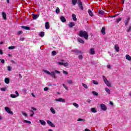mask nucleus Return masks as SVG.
Listing matches in <instances>:
<instances>
[{"label": "nucleus", "instance_id": "nucleus-1", "mask_svg": "<svg viewBox=\"0 0 131 131\" xmlns=\"http://www.w3.org/2000/svg\"><path fill=\"white\" fill-rule=\"evenodd\" d=\"M79 35L80 37H84L85 39H88L89 38V34L88 33V32L85 31H80Z\"/></svg>", "mask_w": 131, "mask_h": 131}, {"label": "nucleus", "instance_id": "nucleus-2", "mask_svg": "<svg viewBox=\"0 0 131 131\" xmlns=\"http://www.w3.org/2000/svg\"><path fill=\"white\" fill-rule=\"evenodd\" d=\"M103 79L105 83L106 84L107 86L109 87L111 86V83H110L109 81L107 80V78H106V77L103 76Z\"/></svg>", "mask_w": 131, "mask_h": 131}, {"label": "nucleus", "instance_id": "nucleus-3", "mask_svg": "<svg viewBox=\"0 0 131 131\" xmlns=\"http://www.w3.org/2000/svg\"><path fill=\"white\" fill-rule=\"evenodd\" d=\"M77 4L79 9L82 11V10H83V6H82L81 0H78Z\"/></svg>", "mask_w": 131, "mask_h": 131}, {"label": "nucleus", "instance_id": "nucleus-4", "mask_svg": "<svg viewBox=\"0 0 131 131\" xmlns=\"http://www.w3.org/2000/svg\"><path fill=\"white\" fill-rule=\"evenodd\" d=\"M5 111H6V112H7V113H9V114H12V115H13V114H14L13 112L11 111V109H10L9 107L6 106L5 107Z\"/></svg>", "mask_w": 131, "mask_h": 131}, {"label": "nucleus", "instance_id": "nucleus-5", "mask_svg": "<svg viewBox=\"0 0 131 131\" xmlns=\"http://www.w3.org/2000/svg\"><path fill=\"white\" fill-rule=\"evenodd\" d=\"M100 106L101 110H102L103 111H106V110H107V106H106V105L104 104H100Z\"/></svg>", "mask_w": 131, "mask_h": 131}, {"label": "nucleus", "instance_id": "nucleus-6", "mask_svg": "<svg viewBox=\"0 0 131 131\" xmlns=\"http://www.w3.org/2000/svg\"><path fill=\"white\" fill-rule=\"evenodd\" d=\"M90 54L91 55H95L96 51H95V48H91L89 51Z\"/></svg>", "mask_w": 131, "mask_h": 131}, {"label": "nucleus", "instance_id": "nucleus-7", "mask_svg": "<svg viewBox=\"0 0 131 131\" xmlns=\"http://www.w3.org/2000/svg\"><path fill=\"white\" fill-rule=\"evenodd\" d=\"M55 101H56V102H62V103H65L66 102V100L61 98L56 99Z\"/></svg>", "mask_w": 131, "mask_h": 131}, {"label": "nucleus", "instance_id": "nucleus-8", "mask_svg": "<svg viewBox=\"0 0 131 131\" xmlns=\"http://www.w3.org/2000/svg\"><path fill=\"white\" fill-rule=\"evenodd\" d=\"M47 123H48L49 125H50L52 127H55V126H55V124L52 123V122H51V121H50V120H47Z\"/></svg>", "mask_w": 131, "mask_h": 131}, {"label": "nucleus", "instance_id": "nucleus-9", "mask_svg": "<svg viewBox=\"0 0 131 131\" xmlns=\"http://www.w3.org/2000/svg\"><path fill=\"white\" fill-rule=\"evenodd\" d=\"M72 52H74L75 54L78 55L80 54H82V52L81 51L78 50H73L72 51Z\"/></svg>", "mask_w": 131, "mask_h": 131}, {"label": "nucleus", "instance_id": "nucleus-10", "mask_svg": "<svg viewBox=\"0 0 131 131\" xmlns=\"http://www.w3.org/2000/svg\"><path fill=\"white\" fill-rule=\"evenodd\" d=\"M101 33H102L103 35H105L106 34V28H105V27L102 28Z\"/></svg>", "mask_w": 131, "mask_h": 131}, {"label": "nucleus", "instance_id": "nucleus-11", "mask_svg": "<svg viewBox=\"0 0 131 131\" xmlns=\"http://www.w3.org/2000/svg\"><path fill=\"white\" fill-rule=\"evenodd\" d=\"M45 28L46 29H50V23L49 21H47L45 24Z\"/></svg>", "mask_w": 131, "mask_h": 131}, {"label": "nucleus", "instance_id": "nucleus-12", "mask_svg": "<svg viewBox=\"0 0 131 131\" xmlns=\"http://www.w3.org/2000/svg\"><path fill=\"white\" fill-rule=\"evenodd\" d=\"M2 16H3V18L4 20H7V14H6V12H3Z\"/></svg>", "mask_w": 131, "mask_h": 131}, {"label": "nucleus", "instance_id": "nucleus-13", "mask_svg": "<svg viewBox=\"0 0 131 131\" xmlns=\"http://www.w3.org/2000/svg\"><path fill=\"white\" fill-rule=\"evenodd\" d=\"M50 75H51V76H52V77H53V78H57V76H56V74H55V72H51L50 73Z\"/></svg>", "mask_w": 131, "mask_h": 131}, {"label": "nucleus", "instance_id": "nucleus-14", "mask_svg": "<svg viewBox=\"0 0 131 131\" xmlns=\"http://www.w3.org/2000/svg\"><path fill=\"white\" fill-rule=\"evenodd\" d=\"M129 20H130V18L128 17L126 20H125V25L126 26H127V25H128V22H129Z\"/></svg>", "mask_w": 131, "mask_h": 131}, {"label": "nucleus", "instance_id": "nucleus-15", "mask_svg": "<svg viewBox=\"0 0 131 131\" xmlns=\"http://www.w3.org/2000/svg\"><path fill=\"white\" fill-rule=\"evenodd\" d=\"M5 83H7V84H9V83H10V78H5Z\"/></svg>", "mask_w": 131, "mask_h": 131}, {"label": "nucleus", "instance_id": "nucleus-16", "mask_svg": "<svg viewBox=\"0 0 131 131\" xmlns=\"http://www.w3.org/2000/svg\"><path fill=\"white\" fill-rule=\"evenodd\" d=\"M115 50L116 52H119V46H118V45H115Z\"/></svg>", "mask_w": 131, "mask_h": 131}, {"label": "nucleus", "instance_id": "nucleus-17", "mask_svg": "<svg viewBox=\"0 0 131 131\" xmlns=\"http://www.w3.org/2000/svg\"><path fill=\"white\" fill-rule=\"evenodd\" d=\"M60 20L61 22H63V23L66 21V18H65V17L62 16L60 17Z\"/></svg>", "mask_w": 131, "mask_h": 131}, {"label": "nucleus", "instance_id": "nucleus-18", "mask_svg": "<svg viewBox=\"0 0 131 131\" xmlns=\"http://www.w3.org/2000/svg\"><path fill=\"white\" fill-rule=\"evenodd\" d=\"M21 28H23V29H25L26 30H30V28L29 27L22 26Z\"/></svg>", "mask_w": 131, "mask_h": 131}, {"label": "nucleus", "instance_id": "nucleus-19", "mask_svg": "<svg viewBox=\"0 0 131 131\" xmlns=\"http://www.w3.org/2000/svg\"><path fill=\"white\" fill-rule=\"evenodd\" d=\"M78 41H79V42H80V43H84V40H83V39L80 38H78Z\"/></svg>", "mask_w": 131, "mask_h": 131}, {"label": "nucleus", "instance_id": "nucleus-20", "mask_svg": "<svg viewBox=\"0 0 131 131\" xmlns=\"http://www.w3.org/2000/svg\"><path fill=\"white\" fill-rule=\"evenodd\" d=\"M69 26L70 28H71L72 27H73V26H75V24L73 22L70 23L69 24Z\"/></svg>", "mask_w": 131, "mask_h": 131}, {"label": "nucleus", "instance_id": "nucleus-21", "mask_svg": "<svg viewBox=\"0 0 131 131\" xmlns=\"http://www.w3.org/2000/svg\"><path fill=\"white\" fill-rule=\"evenodd\" d=\"M72 4L73 6H76L77 4V0H72Z\"/></svg>", "mask_w": 131, "mask_h": 131}, {"label": "nucleus", "instance_id": "nucleus-22", "mask_svg": "<svg viewBox=\"0 0 131 131\" xmlns=\"http://www.w3.org/2000/svg\"><path fill=\"white\" fill-rule=\"evenodd\" d=\"M126 59L128 60V61H131V57L129 56V55L127 54L126 55Z\"/></svg>", "mask_w": 131, "mask_h": 131}, {"label": "nucleus", "instance_id": "nucleus-23", "mask_svg": "<svg viewBox=\"0 0 131 131\" xmlns=\"http://www.w3.org/2000/svg\"><path fill=\"white\" fill-rule=\"evenodd\" d=\"M38 18V15L37 14H33V20H35Z\"/></svg>", "mask_w": 131, "mask_h": 131}, {"label": "nucleus", "instance_id": "nucleus-24", "mask_svg": "<svg viewBox=\"0 0 131 131\" xmlns=\"http://www.w3.org/2000/svg\"><path fill=\"white\" fill-rule=\"evenodd\" d=\"M72 18L74 21H77V18H76V15L75 14H72Z\"/></svg>", "mask_w": 131, "mask_h": 131}, {"label": "nucleus", "instance_id": "nucleus-25", "mask_svg": "<svg viewBox=\"0 0 131 131\" xmlns=\"http://www.w3.org/2000/svg\"><path fill=\"white\" fill-rule=\"evenodd\" d=\"M39 122L41 123V124H42V125H46V121L42 120H40Z\"/></svg>", "mask_w": 131, "mask_h": 131}, {"label": "nucleus", "instance_id": "nucleus-26", "mask_svg": "<svg viewBox=\"0 0 131 131\" xmlns=\"http://www.w3.org/2000/svg\"><path fill=\"white\" fill-rule=\"evenodd\" d=\"M88 13H89L90 16H91V17H93V16H94V14H93V12H92V10H89Z\"/></svg>", "mask_w": 131, "mask_h": 131}, {"label": "nucleus", "instance_id": "nucleus-27", "mask_svg": "<svg viewBox=\"0 0 131 131\" xmlns=\"http://www.w3.org/2000/svg\"><path fill=\"white\" fill-rule=\"evenodd\" d=\"M50 111H51V112H52V113L53 114H56V111H55V110H54V108H53V107L50 108Z\"/></svg>", "mask_w": 131, "mask_h": 131}, {"label": "nucleus", "instance_id": "nucleus-28", "mask_svg": "<svg viewBox=\"0 0 131 131\" xmlns=\"http://www.w3.org/2000/svg\"><path fill=\"white\" fill-rule=\"evenodd\" d=\"M67 82L69 83V84H74V83H73V81H72V80H68Z\"/></svg>", "mask_w": 131, "mask_h": 131}, {"label": "nucleus", "instance_id": "nucleus-29", "mask_svg": "<svg viewBox=\"0 0 131 131\" xmlns=\"http://www.w3.org/2000/svg\"><path fill=\"white\" fill-rule=\"evenodd\" d=\"M105 91L106 92V93H107V94H108V95H110V90L108 88H106L105 89Z\"/></svg>", "mask_w": 131, "mask_h": 131}, {"label": "nucleus", "instance_id": "nucleus-30", "mask_svg": "<svg viewBox=\"0 0 131 131\" xmlns=\"http://www.w3.org/2000/svg\"><path fill=\"white\" fill-rule=\"evenodd\" d=\"M98 14H99L100 15H104V11H103V10H99L98 11Z\"/></svg>", "mask_w": 131, "mask_h": 131}, {"label": "nucleus", "instance_id": "nucleus-31", "mask_svg": "<svg viewBox=\"0 0 131 131\" xmlns=\"http://www.w3.org/2000/svg\"><path fill=\"white\" fill-rule=\"evenodd\" d=\"M73 106H75V107H76V108H78V107H79V106L78 105V104H77V103L74 102L73 103Z\"/></svg>", "mask_w": 131, "mask_h": 131}, {"label": "nucleus", "instance_id": "nucleus-32", "mask_svg": "<svg viewBox=\"0 0 131 131\" xmlns=\"http://www.w3.org/2000/svg\"><path fill=\"white\" fill-rule=\"evenodd\" d=\"M40 36H41V37H43V36H45V32H41L40 33Z\"/></svg>", "mask_w": 131, "mask_h": 131}, {"label": "nucleus", "instance_id": "nucleus-33", "mask_svg": "<svg viewBox=\"0 0 131 131\" xmlns=\"http://www.w3.org/2000/svg\"><path fill=\"white\" fill-rule=\"evenodd\" d=\"M10 97L11 98H13V99H15V98H17V96L15 94H11Z\"/></svg>", "mask_w": 131, "mask_h": 131}, {"label": "nucleus", "instance_id": "nucleus-34", "mask_svg": "<svg viewBox=\"0 0 131 131\" xmlns=\"http://www.w3.org/2000/svg\"><path fill=\"white\" fill-rule=\"evenodd\" d=\"M91 111L93 113H96V112H97V111L96 110V108H91Z\"/></svg>", "mask_w": 131, "mask_h": 131}, {"label": "nucleus", "instance_id": "nucleus-35", "mask_svg": "<svg viewBox=\"0 0 131 131\" xmlns=\"http://www.w3.org/2000/svg\"><path fill=\"white\" fill-rule=\"evenodd\" d=\"M43 72H45V73H47V74H49V75L51 74V72H50L49 71L43 70Z\"/></svg>", "mask_w": 131, "mask_h": 131}, {"label": "nucleus", "instance_id": "nucleus-36", "mask_svg": "<svg viewBox=\"0 0 131 131\" xmlns=\"http://www.w3.org/2000/svg\"><path fill=\"white\" fill-rule=\"evenodd\" d=\"M16 48L15 46H10L8 47L9 50H14Z\"/></svg>", "mask_w": 131, "mask_h": 131}, {"label": "nucleus", "instance_id": "nucleus-37", "mask_svg": "<svg viewBox=\"0 0 131 131\" xmlns=\"http://www.w3.org/2000/svg\"><path fill=\"white\" fill-rule=\"evenodd\" d=\"M92 94L94 95L95 96H98L99 94L97 92H96V91H93Z\"/></svg>", "mask_w": 131, "mask_h": 131}, {"label": "nucleus", "instance_id": "nucleus-38", "mask_svg": "<svg viewBox=\"0 0 131 131\" xmlns=\"http://www.w3.org/2000/svg\"><path fill=\"white\" fill-rule=\"evenodd\" d=\"M55 12L57 14H59L60 13V9H59V8H57L56 9Z\"/></svg>", "mask_w": 131, "mask_h": 131}, {"label": "nucleus", "instance_id": "nucleus-39", "mask_svg": "<svg viewBox=\"0 0 131 131\" xmlns=\"http://www.w3.org/2000/svg\"><path fill=\"white\" fill-rule=\"evenodd\" d=\"M121 20V18H118L116 19V22L117 23H119V22H120V21Z\"/></svg>", "mask_w": 131, "mask_h": 131}, {"label": "nucleus", "instance_id": "nucleus-40", "mask_svg": "<svg viewBox=\"0 0 131 131\" xmlns=\"http://www.w3.org/2000/svg\"><path fill=\"white\" fill-rule=\"evenodd\" d=\"M52 54L53 56H56V55H57V52H56V51H52Z\"/></svg>", "mask_w": 131, "mask_h": 131}, {"label": "nucleus", "instance_id": "nucleus-41", "mask_svg": "<svg viewBox=\"0 0 131 131\" xmlns=\"http://www.w3.org/2000/svg\"><path fill=\"white\" fill-rule=\"evenodd\" d=\"M24 122H26V123H29V124H31V122L30 121H27L26 120H25Z\"/></svg>", "mask_w": 131, "mask_h": 131}, {"label": "nucleus", "instance_id": "nucleus-42", "mask_svg": "<svg viewBox=\"0 0 131 131\" xmlns=\"http://www.w3.org/2000/svg\"><path fill=\"white\" fill-rule=\"evenodd\" d=\"M77 121H85V119L79 118L77 120Z\"/></svg>", "mask_w": 131, "mask_h": 131}, {"label": "nucleus", "instance_id": "nucleus-43", "mask_svg": "<svg viewBox=\"0 0 131 131\" xmlns=\"http://www.w3.org/2000/svg\"><path fill=\"white\" fill-rule=\"evenodd\" d=\"M82 85H83V88L85 89H88V85L83 83H82Z\"/></svg>", "mask_w": 131, "mask_h": 131}, {"label": "nucleus", "instance_id": "nucleus-44", "mask_svg": "<svg viewBox=\"0 0 131 131\" xmlns=\"http://www.w3.org/2000/svg\"><path fill=\"white\" fill-rule=\"evenodd\" d=\"M94 84H99V83L96 80H93Z\"/></svg>", "mask_w": 131, "mask_h": 131}, {"label": "nucleus", "instance_id": "nucleus-45", "mask_svg": "<svg viewBox=\"0 0 131 131\" xmlns=\"http://www.w3.org/2000/svg\"><path fill=\"white\" fill-rule=\"evenodd\" d=\"M62 85L63 88H64V89L67 90V91H68V88L66 86V85H65V84H62Z\"/></svg>", "mask_w": 131, "mask_h": 131}, {"label": "nucleus", "instance_id": "nucleus-46", "mask_svg": "<svg viewBox=\"0 0 131 131\" xmlns=\"http://www.w3.org/2000/svg\"><path fill=\"white\" fill-rule=\"evenodd\" d=\"M22 114L24 115V116H25L26 117H27V114H26V113H25V112H22Z\"/></svg>", "mask_w": 131, "mask_h": 131}, {"label": "nucleus", "instance_id": "nucleus-47", "mask_svg": "<svg viewBox=\"0 0 131 131\" xmlns=\"http://www.w3.org/2000/svg\"><path fill=\"white\" fill-rule=\"evenodd\" d=\"M1 91H2V92H6V88H1Z\"/></svg>", "mask_w": 131, "mask_h": 131}, {"label": "nucleus", "instance_id": "nucleus-48", "mask_svg": "<svg viewBox=\"0 0 131 131\" xmlns=\"http://www.w3.org/2000/svg\"><path fill=\"white\" fill-rule=\"evenodd\" d=\"M62 72H63V74H66V75H68V72L67 71H63Z\"/></svg>", "mask_w": 131, "mask_h": 131}, {"label": "nucleus", "instance_id": "nucleus-49", "mask_svg": "<svg viewBox=\"0 0 131 131\" xmlns=\"http://www.w3.org/2000/svg\"><path fill=\"white\" fill-rule=\"evenodd\" d=\"M8 71H11L12 70V67L9 66L8 67Z\"/></svg>", "mask_w": 131, "mask_h": 131}, {"label": "nucleus", "instance_id": "nucleus-50", "mask_svg": "<svg viewBox=\"0 0 131 131\" xmlns=\"http://www.w3.org/2000/svg\"><path fill=\"white\" fill-rule=\"evenodd\" d=\"M25 38L24 37H20L19 40H20V41H23L25 40Z\"/></svg>", "mask_w": 131, "mask_h": 131}, {"label": "nucleus", "instance_id": "nucleus-51", "mask_svg": "<svg viewBox=\"0 0 131 131\" xmlns=\"http://www.w3.org/2000/svg\"><path fill=\"white\" fill-rule=\"evenodd\" d=\"M131 30V26H129L128 29L127 30V32H130Z\"/></svg>", "mask_w": 131, "mask_h": 131}, {"label": "nucleus", "instance_id": "nucleus-52", "mask_svg": "<svg viewBox=\"0 0 131 131\" xmlns=\"http://www.w3.org/2000/svg\"><path fill=\"white\" fill-rule=\"evenodd\" d=\"M68 65H69V63L68 62L63 63V66H64L65 67L68 66Z\"/></svg>", "mask_w": 131, "mask_h": 131}, {"label": "nucleus", "instance_id": "nucleus-53", "mask_svg": "<svg viewBox=\"0 0 131 131\" xmlns=\"http://www.w3.org/2000/svg\"><path fill=\"white\" fill-rule=\"evenodd\" d=\"M15 94H16V96L17 97H19V93H18V91H15Z\"/></svg>", "mask_w": 131, "mask_h": 131}, {"label": "nucleus", "instance_id": "nucleus-54", "mask_svg": "<svg viewBox=\"0 0 131 131\" xmlns=\"http://www.w3.org/2000/svg\"><path fill=\"white\" fill-rule=\"evenodd\" d=\"M55 72H56V73H57L58 74H60V73H61V72L58 70H55Z\"/></svg>", "mask_w": 131, "mask_h": 131}, {"label": "nucleus", "instance_id": "nucleus-55", "mask_svg": "<svg viewBox=\"0 0 131 131\" xmlns=\"http://www.w3.org/2000/svg\"><path fill=\"white\" fill-rule=\"evenodd\" d=\"M78 58H79V59H80V60H82V55H79V56H78Z\"/></svg>", "mask_w": 131, "mask_h": 131}, {"label": "nucleus", "instance_id": "nucleus-56", "mask_svg": "<svg viewBox=\"0 0 131 131\" xmlns=\"http://www.w3.org/2000/svg\"><path fill=\"white\" fill-rule=\"evenodd\" d=\"M49 90V88L48 87H46L44 88V91L45 92H47V91H48Z\"/></svg>", "mask_w": 131, "mask_h": 131}, {"label": "nucleus", "instance_id": "nucleus-57", "mask_svg": "<svg viewBox=\"0 0 131 131\" xmlns=\"http://www.w3.org/2000/svg\"><path fill=\"white\" fill-rule=\"evenodd\" d=\"M1 62L2 63V64H5V59H2Z\"/></svg>", "mask_w": 131, "mask_h": 131}, {"label": "nucleus", "instance_id": "nucleus-58", "mask_svg": "<svg viewBox=\"0 0 131 131\" xmlns=\"http://www.w3.org/2000/svg\"><path fill=\"white\" fill-rule=\"evenodd\" d=\"M31 112H32V114L30 115L31 117H32V116H33V115H34V112H33V111H31Z\"/></svg>", "mask_w": 131, "mask_h": 131}, {"label": "nucleus", "instance_id": "nucleus-59", "mask_svg": "<svg viewBox=\"0 0 131 131\" xmlns=\"http://www.w3.org/2000/svg\"><path fill=\"white\" fill-rule=\"evenodd\" d=\"M58 63L59 65H60V66L63 65V66H64V63L63 62H59Z\"/></svg>", "mask_w": 131, "mask_h": 131}, {"label": "nucleus", "instance_id": "nucleus-60", "mask_svg": "<svg viewBox=\"0 0 131 131\" xmlns=\"http://www.w3.org/2000/svg\"><path fill=\"white\" fill-rule=\"evenodd\" d=\"M22 33H23V32H22V31H19L18 32V34H22Z\"/></svg>", "mask_w": 131, "mask_h": 131}, {"label": "nucleus", "instance_id": "nucleus-61", "mask_svg": "<svg viewBox=\"0 0 131 131\" xmlns=\"http://www.w3.org/2000/svg\"><path fill=\"white\" fill-rule=\"evenodd\" d=\"M3 54H4L3 51L2 50V49H0V55H3Z\"/></svg>", "mask_w": 131, "mask_h": 131}, {"label": "nucleus", "instance_id": "nucleus-62", "mask_svg": "<svg viewBox=\"0 0 131 131\" xmlns=\"http://www.w3.org/2000/svg\"><path fill=\"white\" fill-rule=\"evenodd\" d=\"M107 67L108 69H110L111 68V66L108 65Z\"/></svg>", "mask_w": 131, "mask_h": 131}, {"label": "nucleus", "instance_id": "nucleus-63", "mask_svg": "<svg viewBox=\"0 0 131 131\" xmlns=\"http://www.w3.org/2000/svg\"><path fill=\"white\" fill-rule=\"evenodd\" d=\"M91 100H90V99H88V100H87V102H88L89 103H91Z\"/></svg>", "mask_w": 131, "mask_h": 131}, {"label": "nucleus", "instance_id": "nucleus-64", "mask_svg": "<svg viewBox=\"0 0 131 131\" xmlns=\"http://www.w3.org/2000/svg\"><path fill=\"white\" fill-rule=\"evenodd\" d=\"M32 110H34L35 111H36V108H34V107H32Z\"/></svg>", "mask_w": 131, "mask_h": 131}]
</instances>
